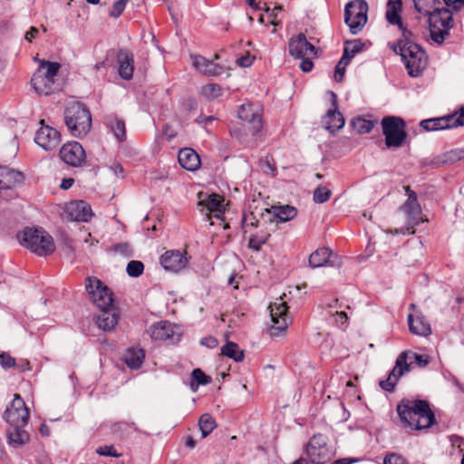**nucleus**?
<instances>
[{"label": "nucleus", "instance_id": "obj_33", "mask_svg": "<svg viewBox=\"0 0 464 464\" xmlns=\"http://www.w3.org/2000/svg\"><path fill=\"white\" fill-rule=\"evenodd\" d=\"M200 205L204 206L217 218H220L225 211L224 198L218 194H212L201 200Z\"/></svg>", "mask_w": 464, "mask_h": 464}, {"label": "nucleus", "instance_id": "obj_39", "mask_svg": "<svg viewBox=\"0 0 464 464\" xmlns=\"http://www.w3.org/2000/svg\"><path fill=\"white\" fill-rule=\"evenodd\" d=\"M198 426H199V430L201 431V437L206 438L217 427V423H216V420H214V418L210 414L204 413L199 418Z\"/></svg>", "mask_w": 464, "mask_h": 464}, {"label": "nucleus", "instance_id": "obj_51", "mask_svg": "<svg viewBox=\"0 0 464 464\" xmlns=\"http://www.w3.org/2000/svg\"><path fill=\"white\" fill-rule=\"evenodd\" d=\"M0 364L4 369L14 367L15 360L7 353H0Z\"/></svg>", "mask_w": 464, "mask_h": 464}, {"label": "nucleus", "instance_id": "obj_12", "mask_svg": "<svg viewBox=\"0 0 464 464\" xmlns=\"http://www.w3.org/2000/svg\"><path fill=\"white\" fill-rule=\"evenodd\" d=\"M270 311L272 325L269 328V334L272 337L283 335L291 322L288 315V306L286 303L280 297L268 306Z\"/></svg>", "mask_w": 464, "mask_h": 464}, {"label": "nucleus", "instance_id": "obj_46", "mask_svg": "<svg viewBox=\"0 0 464 464\" xmlns=\"http://www.w3.org/2000/svg\"><path fill=\"white\" fill-rule=\"evenodd\" d=\"M144 265L140 261L132 260L127 265L126 271L131 277H137L143 273Z\"/></svg>", "mask_w": 464, "mask_h": 464}, {"label": "nucleus", "instance_id": "obj_50", "mask_svg": "<svg viewBox=\"0 0 464 464\" xmlns=\"http://www.w3.org/2000/svg\"><path fill=\"white\" fill-rule=\"evenodd\" d=\"M383 464H408V462L402 456L391 453L384 458Z\"/></svg>", "mask_w": 464, "mask_h": 464}, {"label": "nucleus", "instance_id": "obj_56", "mask_svg": "<svg viewBox=\"0 0 464 464\" xmlns=\"http://www.w3.org/2000/svg\"><path fill=\"white\" fill-rule=\"evenodd\" d=\"M448 7L459 9L464 5V0H443Z\"/></svg>", "mask_w": 464, "mask_h": 464}, {"label": "nucleus", "instance_id": "obj_45", "mask_svg": "<svg viewBox=\"0 0 464 464\" xmlns=\"http://www.w3.org/2000/svg\"><path fill=\"white\" fill-rule=\"evenodd\" d=\"M331 194L332 192L329 188L324 186H319L314 189L313 198L316 203H324L330 198Z\"/></svg>", "mask_w": 464, "mask_h": 464}, {"label": "nucleus", "instance_id": "obj_38", "mask_svg": "<svg viewBox=\"0 0 464 464\" xmlns=\"http://www.w3.org/2000/svg\"><path fill=\"white\" fill-rule=\"evenodd\" d=\"M270 237V233L261 230L249 237L248 246L254 251H259Z\"/></svg>", "mask_w": 464, "mask_h": 464}, {"label": "nucleus", "instance_id": "obj_25", "mask_svg": "<svg viewBox=\"0 0 464 464\" xmlns=\"http://www.w3.org/2000/svg\"><path fill=\"white\" fill-rule=\"evenodd\" d=\"M117 62L119 63V74L124 80L132 78L134 70V57L133 54L126 50H120L117 54Z\"/></svg>", "mask_w": 464, "mask_h": 464}, {"label": "nucleus", "instance_id": "obj_31", "mask_svg": "<svg viewBox=\"0 0 464 464\" xmlns=\"http://www.w3.org/2000/svg\"><path fill=\"white\" fill-rule=\"evenodd\" d=\"M408 323L410 331L416 335L428 336L431 334L430 325L422 315L409 314Z\"/></svg>", "mask_w": 464, "mask_h": 464}, {"label": "nucleus", "instance_id": "obj_40", "mask_svg": "<svg viewBox=\"0 0 464 464\" xmlns=\"http://www.w3.org/2000/svg\"><path fill=\"white\" fill-rule=\"evenodd\" d=\"M211 382V377L206 375L201 369L197 368L192 371L190 387L193 391H196L199 385H206Z\"/></svg>", "mask_w": 464, "mask_h": 464}, {"label": "nucleus", "instance_id": "obj_18", "mask_svg": "<svg viewBox=\"0 0 464 464\" xmlns=\"http://www.w3.org/2000/svg\"><path fill=\"white\" fill-rule=\"evenodd\" d=\"M40 123L42 126L35 133L34 141L45 150L56 149L61 141L59 131L53 127L44 125L43 120Z\"/></svg>", "mask_w": 464, "mask_h": 464}, {"label": "nucleus", "instance_id": "obj_1", "mask_svg": "<svg viewBox=\"0 0 464 464\" xmlns=\"http://www.w3.org/2000/svg\"><path fill=\"white\" fill-rule=\"evenodd\" d=\"M3 417L8 424L6 430L8 444L13 448H20L26 444L30 436L24 427L28 424L30 413L24 401L19 394H14Z\"/></svg>", "mask_w": 464, "mask_h": 464}, {"label": "nucleus", "instance_id": "obj_10", "mask_svg": "<svg viewBox=\"0 0 464 464\" xmlns=\"http://www.w3.org/2000/svg\"><path fill=\"white\" fill-rule=\"evenodd\" d=\"M306 459L312 464H325L334 456L327 443V438L323 434L314 435L304 447Z\"/></svg>", "mask_w": 464, "mask_h": 464}, {"label": "nucleus", "instance_id": "obj_13", "mask_svg": "<svg viewBox=\"0 0 464 464\" xmlns=\"http://www.w3.org/2000/svg\"><path fill=\"white\" fill-rule=\"evenodd\" d=\"M85 287L90 299L99 309L114 304L112 291L97 277H88Z\"/></svg>", "mask_w": 464, "mask_h": 464}, {"label": "nucleus", "instance_id": "obj_21", "mask_svg": "<svg viewBox=\"0 0 464 464\" xmlns=\"http://www.w3.org/2000/svg\"><path fill=\"white\" fill-rule=\"evenodd\" d=\"M65 213L73 221L88 222L92 217L91 205L83 200L72 201L66 205Z\"/></svg>", "mask_w": 464, "mask_h": 464}, {"label": "nucleus", "instance_id": "obj_52", "mask_svg": "<svg viewBox=\"0 0 464 464\" xmlns=\"http://www.w3.org/2000/svg\"><path fill=\"white\" fill-rule=\"evenodd\" d=\"M200 343L208 348H215L218 346V341L215 337L208 336L201 339Z\"/></svg>", "mask_w": 464, "mask_h": 464}, {"label": "nucleus", "instance_id": "obj_57", "mask_svg": "<svg viewBox=\"0 0 464 464\" xmlns=\"http://www.w3.org/2000/svg\"><path fill=\"white\" fill-rule=\"evenodd\" d=\"M334 320L341 324H344L347 320V315L344 312H335L334 314Z\"/></svg>", "mask_w": 464, "mask_h": 464}, {"label": "nucleus", "instance_id": "obj_24", "mask_svg": "<svg viewBox=\"0 0 464 464\" xmlns=\"http://www.w3.org/2000/svg\"><path fill=\"white\" fill-rule=\"evenodd\" d=\"M119 320V312L115 304L105 309H100L97 315V325L103 331H111Z\"/></svg>", "mask_w": 464, "mask_h": 464}, {"label": "nucleus", "instance_id": "obj_22", "mask_svg": "<svg viewBox=\"0 0 464 464\" xmlns=\"http://www.w3.org/2000/svg\"><path fill=\"white\" fill-rule=\"evenodd\" d=\"M160 264L165 270L176 273L185 268L187 257L179 250H169L160 256Z\"/></svg>", "mask_w": 464, "mask_h": 464}, {"label": "nucleus", "instance_id": "obj_42", "mask_svg": "<svg viewBox=\"0 0 464 464\" xmlns=\"http://www.w3.org/2000/svg\"><path fill=\"white\" fill-rule=\"evenodd\" d=\"M60 67L61 65L58 63L43 60L40 62L39 70H42V76H46V78L49 80H54Z\"/></svg>", "mask_w": 464, "mask_h": 464}, {"label": "nucleus", "instance_id": "obj_16", "mask_svg": "<svg viewBox=\"0 0 464 464\" xmlns=\"http://www.w3.org/2000/svg\"><path fill=\"white\" fill-rule=\"evenodd\" d=\"M61 160L69 166L81 167L86 159L85 150L77 141L63 144L59 151Z\"/></svg>", "mask_w": 464, "mask_h": 464}, {"label": "nucleus", "instance_id": "obj_41", "mask_svg": "<svg viewBox=\"0 0 464 464\" xmlns=\"http://www.w3.org/2000/svg\"><path fill=\"white\" fill-rule=\"evenodd\" d=\"M274 213L280 221L286 222L297 215V210L295 207L285 205L276 208Z\"/></svg>", "mask_w": 464, "mask_h": 464}, {"label": "nucleus", "instance_id": "obj_20", "mask_svg": "<svg viewBox=\"0 0 464 464\" xmlns=\"http://www.w3.org/2000/svg\"><path fill=\"white\" fill-rule=\"evenodd\" d=\"M289 53L295 58H304L308 55H316V48L300 33L289 41Z\"/></svg>", "mask_w": 464, "mask_h": 464}, {"label": "nucleus", "instance_id": "obj_49", "mask_svg": "<svg viewBox=\"0 0 464 464\" xmlns=\"http://www.w3.org/2000/svg\"><path fill=\"white\" fill-rule=\"evenodd\" d=\"M128 0H117L112 5L111 10L110 11V16L118 18L124 11Z\"/></svg>", "mask_w": 464, "mask_h": 464}, {"label": "nucleus", "instance_id": "obj_15", "mask_svg": "<svg viewBox=\"0 0 464 464\" xmlns=\"http://www.w3.org/2000/svg\"><path fill=\"white\" fill-rule=\"evenodd\" d=\"M459 126H464V113L458 115L456 112L443 117L422 120L420 122V127L425 131L443 130Z\"/></svg>", "mask_w": 464, "mask_h": 464}, {"label": "nucleus", "instance_id": "obj_32", "mask_svg": "<svg viewBox=\"0 0 464 464\" xmlns=\"http://www.w3.org/2000/svg\"><path fill=\"white\" fill-rule=\"evenodd\" d=\"M333 252L328 247H321L313 252L309 256V266L313 268L321 267L325 265L334 266V262L331 260Z\"/></svg>", "mask_w": 464, "mask_h": 464}, {"label": "nucleus", "instance_id": "obj_19", "mask_svg": "<svg viewBox=\"0 0 464 464\" xmlns=\"http://www.w3.org/2000/svg\"><path fill=\"white\" fill-rule=\"evenodd\" d=\"M237 113L239 119L246 123L247 129L252 134L255 135L261 130L263 127L262 118L254 104L241 105Z\"/></svg>", "mask_w": 464, "mask_h": 464}, {"label": "nucleus", "instance_id": "obj_47", "mask_svg": "<svg viewBox=\"0 0 464 464\" xmlns=\"http://www.w3.org/2000/svg\"><path fill=\"white\" fill-rule=\"evenodd\" d=\"M362 46L363 44L357 40L347 42L345 44L343 52L352 59L356 53H360L362 50Z\"/></svg>", "mask_w": 464, "mask_h": 464}, {"label": "nucleus", "instance_id": "obj_62", "mask_svg": "<svg viewBox=\"0 0 464 464\" xmlns=\"http://www.w3.org/2000/svg\"><path fill=\"white\" fill-rule=\"evenodd\" d=\"M351 61V58L345 54V53L343 52V54L341 58V60L338 62L339 64L343 65V67H346L347 64L350 63Z\"/></svg>", "mask_w": 464, "mask_h": 464}, {"label": "nucleus", "instance_id": "obj_11", "mask_svg": "<svg viewBox=\"0 0 464 464\" xmlns=\"http://www.w3.org/2000/svg\"><path fill=\"white\" fill-rule=\"evenodd\" d=\"M368 5L364 0H353L346 4L344 8V22L352 34L362 31L367 22Z\"/></svg>", "mask_w": 464, "mask_h": 464}, {"label": "nucleus", "instance_id": "obj_5", "mask_svg": "<svg viewBox=\"0 0 464 464\" xmlns=\"http://www.w3.org/2000/svg\"><path fill=\"white\" fill-rule=\"evenodd\" d=\"M430 359L428 355L418 354L412 352H403L396 359L393 369L390 372L386 380L380 382V386L386 392H392L400 378L411 369V365L416 363L423 368L428 365Z\"/></svg>", "mask_w": 464, "mask_h": 464}, {"label": "nucleus", "instance_id": "obj_9", "mask_svg": "<svg viewBox=\"0 0 464 464\" xmlns=\"http://www.w3.org/2000/svg\"><path fill=\"white\" fill-rule=\"evenodd\" d=\"M430 33L431 39L441 44L452 26V14L447 8H437L429 16Z\"/></svg>", "mask_w": 464, "mask_h": 464}, {"label": "nucleus", "instance_id": "obj_58", "mask_svg": "<svg viewBox=\"0 0 464 464\" xmlns=\"http://www.w3.org/2000/svg\"><path fill=\"white\" fill-rule=\"evenodd\" d=\"M38 34V30L34 27H32L30 29V31H28L26 34H25V39L28 41V42H32L33 39L35 38L36 34Z\"/></svg>", "mask_w": 464, "mask_h": 464}, {"label": "nucleus", "instance_id": "obj_2", "mask_svg": "<svg viewBox=\"0 0 464 464\" xmlns=\"http://www.w3.org/2000/svg\"><path fill=\"white\" fill-rule=\"evenodd\" d=\"M396 411L402 426L414 430L428 429L436 423L435 414L425 400L403 399Z\"/></svg>", "mask_w": 464, "mask_h": 464}, {"label": "nucleus", "instance_id": "obj_34", "mask_svg": "<svg viewBox=\"0 0 464 464\" xmlns=\"http://www.w3.org/2000/svg\"><path fill=\"white\" fill-rule=\"evenodd\" d=\"M145 359V352L140 347H130L125 354V363L130 369H139Z\"/></svg>", "mask_w": 464, "mask_h": 464}, {"label": "nucleus", "instance_id": "obj_23", "mask_svg": "<svg viewBox=\"0 0 464 464\" xmlns=\"http://www.w3.org/2000/svg\"><path fill=\"white\" fill-rule=\"evenodd\" d=\"M332 109H329L325 116V128L329 130H339L344 125V119L342 113L337 110V96L334 92H330Z\"/></svg>", "mask_w": 464, "mask_h": 464}, {"label": "nucleus", "instance_id": "obj_36", "mask_svg": "<svg viewBox=\"0 0 464 464\" xmlns=\"http://www.w3.org/2000/svg\"><path fill=\"white\" fill-rule=\"evenodd\" d=\"M105 123H106L107 127L111 130L114 136L120 141H122L126 139L125 123L122 120H120L115 116L110 115L108 117H106Z\"/></svg>", "mask_w": 464, "mask_h": 464}, {"label": "nucleus", "instance_id": "obj_30", "mask_svg": "<svg viewBox=\"0 0 464 464\" xmlns=\"http://www.w3.org/2000/svg\"><path fill=\"white\" fill-rule=\"evenodd\" d=\"M402 7L401 0H389L386 6V19L391 24H396L403 33L404 28L401 18V11Z\"/></svg>", "mask_w": 464, "mask_h": 464}, {"label": "nucleus", "instance_id": "obj_29", "mask_svg": "<svg viewBox=\"0 0 464 464\" xmlns=\"http://www.w3.org/2000/svg\"><path fill=\"white\" fill-rule=\"evenodd\" d=\"M31 83L39 95H49L54 90V80H49L46 76H42V70H37L34 73Z\"/></svg>", "mask_w": 464, "mask_h": 464}, {"label": "nucleus", "instance_id": "obj_27", "mask_svg": "<svg viewBox=\"0 0 464 464\" xmlns=\"http://www.w3.org/2000/svg\"><path fill=\"white\" fill-rule=\"evenodd\" d=\"M193 66L200 72L208 76H217L223 72V67L201 55H192Z\"/></svg>", "mask_w": 464, "mask_h": 464}, {"label": "nucleus", "instance_id": "obj_59", "mask_svg": "<svg viewBox=\"0 0 464 464\" xmlns=\"http://www.w3.org/2000/svg\"><path fill=\"white\" fill-rule=\"evenodd\" d=\"M73 182H74V180L72 179H71V178L63 179L62 180V183H61L60 187L63 189H68V188H70L72 186Z\"/></svg>", "mask_w": 464, "mask_h": 464}, {"label": "nucleus", "instance_id": "obj_61", "mask_svg": "<svg viewBox=\"0 0 464 464\" xmlns=\"http://www.w3.org/2000/svg\"><path fill=\"white\" fill-rule=\"evenodd\" d=\"M237 63L240 66L247 67L251 64V60L249 57H241L238 59Z\"/></svg>", "mask_w": 464, "mask_h": 464}, {"label": "nucleus", "instance_id": "obj_7", "mask_svg": "<svg viewBox=\"0 0 464 464\" xmlns=\"http://www.w3.org/2000/svg\"><path fill=\"white\" fill-rule=\"evenodd\" d=\"M20 243L40 256L50 255L55 249L53 237L43 228H25Z\"/></svg>", "mask_w": 464, "mask_h": 464}, {"label": "nucleus", "instance_id": "obj_8", "mask_svg": "<svg viewBox=\"0 0 464 464\" xmlns=\"http://www.w3.org/2000/svg\"><path fill=\"white\" fill-rule=\"evenodd\" d=\"M382 134L388 148H400L406 138V124L403 119L396 116H386L382 120Z\"/></svg>", "mask_w": 464, "mask_h": 464}, {"label": "nucleus", "instance_id": "obj_55", "mask_svg": "<svg viewBox=\"0 0 464 464\" xmlns=\"http://www.w3.org/2000/svg\"><path fill=\"white\" fill-rule=\"evenodd\" d=\"M216 118L214 116H204V115H199L196 121L199 124V125H202L204 127H206L208 123L212 122L213 121H215Z\"/></svg>", "mask_w": 464, "mask_h": 464}, {"label": "nucleus", "instance_id": "obj_26", "mask_svg": "<svg viewBox=\"0 0 464 464\" xmlns=\"http://www.w3.org/2000/svg\"><path fill=\"white\" fill-rule=\"evenodd\" d=\"M178 160L179 165L188 171L198 170L201 164L198 154L191 148L179 150Z\"/></svg>", "mask_w": 464, "mask_h": 464}, {"label": "nucleus", "instance_id": "obj_64", "mask_svg": "<svg viewBox=\"0 0 464 464\" xmlns=\"http://www.w3.org/2000/svg\"><path fill=\"white\" fill-rule=\"evenodd\" d=\"M40 432L44 436H48L50 434L49 427L45 424H42L40 427Z\"/></svg>", "mask_w": 464, "mask_h": 464}, {"label": "nucleus", "instance_id": "obj_48", "mask_svg": "<svg viewBox=\"0 0 464 464\" xmlns=\"http://www.w3.org/2000/svg\"><path fill=\"white\" fill-rule=\"evenodd\" d=\"M96 453L101 456L119 458L122 454L118 452L113 445H103L96 449Z\"/></svg>", "mask_w": 464, "mask_h": 464}, {"label": "nucleus", "instance_id": "obj_4", "mask_svg": "<svg viewBox=\"0 0 464 464\" xmlns=\"http://www.w3.org/2000/svg\"><path fill=\"white\" fill-rule=\"evenodd\" d=\"M411 35L410 31L404 30L402 38L398 40L393 50L401 56L408 73L412 77H417L427 65V56L420 46L410 39Z\"/></svg>", "mask_w": 464, "mask_h": 464}, {"label": "nucleus", "instance_id": "obj_28", "mask_svg": "<svg viewBox=\"0 0 464 464\" xmlns=\"http://www.w3.org/2000/svg\"><path fill=\"white\" fill-rule=\"evenodd\" d=\"M23 182L24 175L22 172L6 168L0 169V191L2 189H10Z\"/></svg>", "mask_w": 464, "mask_h": 464}, {"label": "nucleus", "instance_id": "obj_6", "mask_svg": "<svg viewBox=\"0 0 464 464\" xmlns=\"http://www.w3.org/2000/svg\"><path fill=\"white\" fill-rule=\"evenodd\" d=\"M64 121L70 133L75 138L85 137L92 127L89 109L81 102L71 103L64 111Z\"/></svg>", "mask_w": 464, "mask_h": 464}, {"label": "nucleus", "instance_id": "obj_3", "mask_svg": "<svg viewBox=\"0 0 464 464\" xmlns=\"http://www.w3.org/2000/svg\"><path fill=\"white\" fill-rule=\"evenodd\" d=\"M411 35L410 31L404 30L402 38L398 40L393 50L401 56L408 73L412 77H417L427 65V56L420 46L410 39Z\"/></svg>", "mask_w": 464, "mask_h": 464}, {"label": "nucleus", "instance_id": "obj_60", "mask_svg": "<svg viewBox=\"0 0 464 464\" xmlns=\"http://www.w3.org/2000/svg\"><path fill=\"white\" fill-rule=\"evenodd\" d=\"M355 461V459H351V458H343V459H336L334 460V462H332L331 464H352Z\"/></svg>", "mask_w": 464, "mask_h": 464}, {"label": "nucleus", "instance_id": "obj_43", "mask_svg": "<svg viewBox=\"0 0 464 464\" xmlns=\"http://www.w3.org/2000/svg\"><path fill=\"white\" fill-rule=\"evenodd\" d=\"M353 128L360 133H369L374 127V122L364 118H357L353 121Z\"/></svg>", "mask_w": 464, "mask_h": 464}, {"label": "nucleus", "instance_id": "obj_35", "mask_svg": "<svg viewBox=\"0 0 464 464\" xmlns=\"http://www.w3.org/2000/svg\"><path fill=\"white\" fill-rule=\"evenodd\" d=\"M464 160V149H455L451 150L446 153H444L441 156L437 157L436 159L432 160L430 164L434 165L435 167H440V164L444 163H455L459 160Z\"/></svg>", "mask_w": 464, "mask_h": 464}, {"label": "nucleus", "instance_id": "obj_37", "mask_svg": "<svg viewBox=\"0 0 464 464\" xmlns=\"http://www.w3.org/2000/svg\"><path fill=\"white\" fill-rule=\"evenodd\" d=\"M221 353L236 362L244 360V352L239 349L238 345L233 342H227L221 348Z\"/></svg>", "mask_w": 464, "mask_h": 464}, {"label": "nucleus", "instance_id": "obj_54", "mask_svg": "<svg viewBox=\"0 0 464 464\" xmlns=\"http://www.w3.org/2000/svg\"><path fill=\"white\" fill-rule=\"evenodd\" d=\"M345 67L337 63L334 71V80L338 82L343 81V77L344 75Z\"/></svg>", "mask_w": 464, "mask_h": 464}, {"label": "nucleus", "instance_id": "obj_53", "mask_svg": "<svg viewBox=\"0 0 464 464\" xmlns=\"http://www.w3.org/2000/svg\"><path fill=\"white\" fill-rule=\"evenodd\" d=\"M301 59H302V62L300 64L301 70L305 72H310L314 67L313 62L309 58H306V56L304 58H301Z\"/></svg>", "mask_w": 464, "mask_h": 464}, {"label": "nucleus", "instance_id": "obj_63", "mask_svg": "<svg viewBox=\"0 0 464 464\" xmlns=\"http://www.w3.org/2000/svg\"><path fill=\"white\" fill-rule=\"evenodd\" d=\"M185 445L189 449H193L196 446V441L192 437L189 436L186 439Z\"/></svg>", "mask_w": 464, "mask_h": 464}, {"label": "nucleus", "instance_id": "obj_17", "mask_svg": "<svg viewBox=\"0 0 464 464\" xmlns=\"http://www.w3.org/2000/svg\"><path fill=\"white\" fill-rule=\"evenodd\" d=\"M405 191L408 198L401 207V209L405 214L408 224L413 227L421 219V208L418 202L417 194L409 186L405 187Z\"/></svg>", "mask_w": 464, "mask_h": 464}, {"label": "nucleus", "instance_id": "obj_14", "mask_svg": "<svg viewBox=\"0 0 464 464\" xmlns=\"http://www.w3.org/2000/svg\"><path fill=\"white\" fill-rule=\"evenodd\" d=\"M148 334L155 341H168L169 343L178 342L180 338L179 327L169 321H160L149 327Z\"/></svg>", "mask_w": 464, "mask_h": 464}, {"label": "nucleus", "instance_id": "obj_44", "mask_svg": "<svg viewBox=\"0 0 464 464\" xmlns=\"http://www.w3.org/2000/svg\"><path fill=\"white\" fill-rule=\"evenodd\" d=\"M201 93L207 99L213 100L221 95V88L217 83H209L202 87Z\"/></svg>", "mask_w": 464, "mask_h": 464}]
</instances>
